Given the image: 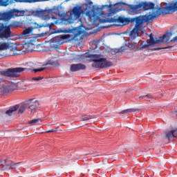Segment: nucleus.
<instances>
[{"mask_svg":"<svg viewBox=\"0 0 177 177\" xmlns=\"http://www.w3.org/2000/svg\"><path fill=\"white\" fill-rule=\"evenodd\" d=\"M44 70H45V67L33 69V71H34V73H38V71H44Z\"/></svg>","mask_w":177,"mask_h":177,"instance_id":"obj_30","label":"nucleus"},{"mask_svg":"<svg viewBox=\"0 0 177 177\" xmlns=\"http://www.w3.org/2000/svg\"><path fill=\"white\" fill-rule=\"evenodd\" d=\"M28 106L26 104V102H24V103H22L19 107V113L20 114H23V113H24V111H26V110H27Z\"/></svg>","mask_w":177,"mask_h":177,"instance_id":"obj_20","label":"nucleus"},{"mask_svg":"<svg viewBox=\"0 0 177 177\" xmlns=\"http://www.w3.org/2000/svg\"><path fill=\"white\" fill-rule=\"evenodd\" d=\"M26 70H27V68L21 67L8 68L6 71H1L0 74L4 75V77H10V78H17V77H20L19 73H23V71H26Z\"/></svg>","mask_w":177,"mask_h":177,"instance_id":"obj_8","label":"nucleus"},{"mask_svg":"<svg viewBox=\"0 0 177 177\" xmlns=\"http://www.w3.org/2000/svg\"><path fill=\"white\" fill-rule=\"evenodd\" d=\"M141 99H145V100H149V99H153V95H151V94L141 95L138 97V100L140 101Z\"/></svg>","mask_w":177,"mask_h":177,"instance_id":"obj_22","label":"nucleus"},{"mask_svg":"<svg viewBox=\"0 0 177 177\" xmlns=\"http://www.w3.org/2000/svg\"><path fill=\"white\" fill-rule=\"evenodd\" d=\"M10 27H17L16 22L10 24L8 26H5L3 24H0V38L1 39H8L13 37Z\"/></svg>","mask_w":177,"mask_h":177,"instance_id":"obj_6","label":"nucleus"},{"mask_svg":"<svg viewBox=\"0 0 177 177\" xmlns=\"http://www.w3.org/2000/svg\"><path fill=\"white\" fill-rule=\"evenodd\" d=\"M122 3L123 5H127V3H125L124 2H122Z\"/></svg>","mask_w":177,"mask_h":177,"instance_id":"obj_35","label":"nucleus"},{"mask_svg":"<svg viewBox=\"0 0 177 177\" xmlns=\"http://www.w3.org/2000/svg\"><path fill=\"white\" fill-rule=\"evenodd\" d=\"M50 41L53 42L51 46L53 48H54V49H56V50H57V49H60V44H57V37H53L50 39Z\"/></svg>","mask_w":177,"mask_h":177,"instance_id":"obj_18","label":"nucleus"},{"mask_svg":"<svg viewBox=\"0 0 177 177\" xmlns=\"http://www.w3.org/2000/svg\"><path fill=\"white\" fill-rule=\"evenodd\" d=\"M93 118H95V116L91 115H84L82 116V121H88L89 120H93Z\"/></svg>","mask_w":177,"mask_h":177,"instance_id":"obj_23","label":"nucleus"},{"mask_svg":"<svg viewBox=\"0 0 177 177\" xmlns=\"http://www.w3.org/2000/svg\"><path fill=\"white\" fill-rule=\"evenodd\" d=\"M171 37L172 32H169L168 33L163 35L159 38L156 37L155 39L153 33H151L149 35V41L147 42V44L142 45V49H145L146 48H149V46H151V45H154L156 44H162V42H165V44H169V38Z\"/></svg>","mask_w":177,"mask_h":177,"instance_id":"obj_4","label":"nucleus"},{"mask_svg":"<svg viewBox=\"0 0 177 177\" xmlns=\"http://www.w3.org/2000/svg\"><path fill=\"white\" fill-rule=\"evenodd\" d=\"M171 48H174V46H168L166 47H156V48H149V50L154 52V50H161V49H171Z\"/></svg>","mask_w":177,"mask_h":177,"instance_id":"obj_21","label":"nucleus"},{"mask_svg":"<svg viewBox=\"0 0 177 177\" xmlns=\"http://www.w3.org/2000/svg\"><path fill=\"white\" fill-rule=\"evenodd\" d=\"M57 129H52L48 131L47 132H57Z\"/></svg>","mask_w":177,"mask_h":177,"instance_id":"obj_32","label":"nucleus"},{"mask_svg":"<svg viewBox=\"0 0 177 177\" xmlns=\"http://www.w3.org/2000/svg\"><path fill=\"white\" fill-rule=\"evenodd\" d=\"M24 15V10H19L17 9L11 10L8 12H0V20H4V21H9L12 17H17Z\"/></svg>","mask_w":177,"mask_h":177,"instance_id":"obj_7","label":"nucleus"},{"mask_svg":"<svg viewBox=\"0 0 177 177\" xmlns=\"http://www.w3.org/2000/svg\"><path fill=\"white\" fill-rule=\"evenodd\" d=\"M133 111H135V110L132 109H125L120 112H118V114H127V113H133Z\"/></svg>","mask_w":177,"mask_h":177,"instance_id":"obj_25","label":"nucleus"},{"mask_svg":"<svg viewBox=\"0 0 177 177\" xmlns=\"http://www.w3.org/2000/svg\"><path fill=\"white\" fill-rule=\"evenodd\" d=\"M39 121H41L40 118L33 119L30 121L29 124H32V125H35V124H38Z\"/></svg>","mask_w":177,"mask_h":177,"instance_id":"obj_26","label":"nucleus"},{"mask_svg":"<svg viewBox=\"0 0 177 177\" xmlns=\"http://www.w3.org/2000/svg\"><path fill=\"white\" fill-rule=\"evenodd\" d=\"M25 103L28 107L30 110H35L39 106V102L38 100H35V99H30L28 101H25Z\"/></svg>","mask_w":177,"mask_h":177,"instance_id":"obj_12","label":"nucleus"},{"mask_svg":"<svg viewBox=\"0 0 177 177\" xmlns=\"http://www.w3.org/2000/svg\"><path fill=\"white\" fill-rule=\"evenodd\" d=\"M48 65H50V66H56V62L55 61H53V59H50L49 61H48L45 66H48Z\"/></svg>","mask_w":177,"mask_h":177,"instance_id":"obj_27","label":"nucleus"},{"mask_svg":"<svg viewBox=\"0 0 177 177\" xmlns=\"http://www.w3.org/2000/svg\"><path fill=\"white\" fill-rule=\"evenodd\" d=\"M1 92L3 94L9 93L10 92H13V88L10 86H3L1 88Z\"/></svg>","mask_w":177,"mask_h":177,"instance_id":"obj_19","label":"nucleus"},{"mask_svg":"<svg viewBox=\"0 0 177 177\" xmlns=\"http://www.w3.org/2000/svg\"><path fill=\"white\" fill-rule=\"evenodd\" d=\"M117 26H120V25L118 24Z\"/></svg>","mask_w":177,"mask_h":177,"instance_id":"obj_37","label":"nucleus"},{"mask_svg":"<svg viewBox=\"0 0 177 177\" xmlns=\"http://www.w3.org/2000/svg\"><path fill=\"white\" fill-rule=\"evenodd\" d=\"M70 13V15H68ZM84 13L82 7L80 6H76L73 7L71 12H60L59 10L53 9L48 12L49 19L53 20H56V17H59V19L55 21V23H59L64 26H68V24H73L75 21L81 19V15Z\"/></svg>","mask_w":177,"mask_h":177,"instance_id":"obj_2","label":"nucleus"},{"mask_svg":"<svg viewBox=\"0 0 177 177\" xmlns=\"http://www.w3.org/2000/svg\"><path fill=\"white\" fill-rule=\"evenodd\" d=\"M19 107L18 104L10 107V109L6 111V114H7V115H12L15 111L19 110Z\"/></svg>","mask_w":177,"mask_h":177,"instance_id":"obj_17","label":"nucleus"},{"mask_svg":"<svg viewBox=\"0 0 177 177\" xmlns=\"http://www.w3.org/2000/svg\"><path fill=\"white\" fill-rule=\"evenodd\" d=\"M6 49H9V44L7 43L0 44V50H6Z\"/></svg>","mask_w":177,"mask_h":177,"instance_id":"obj_24","label":"nucleus"},{"mask_svg":"<svg viewBox=\"0 0 177 177\" xmlns=\"http://www.w3.org/2000/svg\"><path fill=\"white\" fill-rule=\"evenodd\" d=\"M153 142H155V143H160V142H161V136H156L153 138Z\"/></svg>","mask_w":177,"mask_h":177,"instance_id":"obj_28","label":"nucleus"},{"mask_svg":"<svg viewBox=\"0 0 177 177\" xmlns=\"http://www.w3.org/2000/svg\"><path fill=\"white\" fill-rule=\"evenodd\" d=\"M17 164H20V162L15 163V162L12 161L9 158L0 160V167H2V171H5V169H8V168L13 167V165H17Z\"/></svg>","mask_w":177,"mask_h":177,"instance_id":"obj_11","label":"nucleus"},{"mask_svg":"<svg viewBox=\"0 0 177 177\" xmlns=\"http://www.w3.org/2000/svg\"><path fill=\"white\" fill-rule=\"evenodd\" d=\"M29 65H30V66H34V63L30 62V63H29Z\"/></svg>","mask_w":177,"mask_h":177,"instance_id":"obj_33","label":"nucleus"},{"mask_svg":"<svg viewBox=\"0 0 177 177\" xmlns=\"http://www.w3.org/2000/svg\"><path fill=\"white\" fill-rule=\"evenodd\" d=\"M129 9H131V10H132V12H139V10H141V9H142V2L139 3L137 5L130 4L129 5Z\"/></svg>","mask_w":177,"mask_h":177,"instance_id":"obj_15","label":"nucleus"},{"mask_svg":"<svg viewBox=\"0 0 177 177\" xmlns=\"http://www.w3.org/2000/svg\"><path fill=\"white\" fill-rule=\"evenodd\" d=\"M113 156H117V154H114Z\"/></svg>","mask_w":177,"mask_h":177,"instance_id":"obj_36","label":"nucleus"},{"mask_svg":"<svg viewBox=\"0 0 177 177\" xmlns=\"http://www.w3.org/2000/svg\"><path fill=\"white\" fill-rule=\"evenodd\" d=\"M171 138H177V129L171 130V131L166 133L165 139L169 140Z\"/></svg>","mask_w":177,"mask_h":177,"instance_id":"obj_16","label":"nucleus"},{"mask_svg":"<svg viewBox=\"0 0 177 177\" xmlns=\"http://www.w3.org/2000/svg\"><path fill=\"white\" fill-rule=\"evenodd\" d=\"M3 6H8V3L3 4Z\"/></svg>","mask_w":177,"mask_h":177,"instance_id":"obj_34","label":"nucleus"},{"mask_svg":"<svg viewBox=\"0 0 177 177\" xmlns=\"http://www.w3.org/2000/svg\"><path fill=\"white\" fill-rule=\"evenodd\" d=\"M59 32H64V34H68V35H62V39H67V41H73V39H75L78 35H81L82 34V32L78 28H64V29H60Z\"/></svg>","mask_w":177,"mask_h":177,"instance_id":"obj_5","label":"nucleus"},{"mask_svg":"<svg viewBox=\"0 0 177 177\" xmlns=\"http://www.w3.org/2000/svg\"><path fill=\"white\" fill-rule=\"evenodd\" d=\"M177 41V36L174 37L171 40V37H169V42H176Z\"/></svg>","mask_w":177,"mask_h":177,"instance_id":"obj_31","label":"nucleus"},{"mask_svg":"<svg viewBox=\"0 0 177 177\" xmlns=\"http://www.w3.org/2000/svg\"><path fill=\"white\" fill-rule=\"evenodd\" d=\"M34 27H29L26 28L23 32H22V35L23 37H30V35H33L32 30L35 28H39L41 26L37 23L34 24Z\"/></svg>","mask_w":177,"mask_h":177,"instance_id":"obj_14","label":"nucleus"},{"mask_svg":"<svg viewBox=\"0 0 177 177\" xmlns=\"http://www.w3.org/2000/svg\"><path fill=\"white\" fill-rule=\"evenodd\" d=\"M177 9V2H175L174 6H167L165 8H159L153 15H145L142 16H138L134 18H131V23H135V27L130 32L131 39H136V37H139V31L143 27L145 23L153 20V19H156L161 15H171L174 13Z\"/></svg>","mask_w":177,"mask_h":177,"instance_id":"obj_1","label":"nucleus"},{"mask_svg":"<svg viewBox=\"0 0 177 177\" xmlns=\"http://www.w3.org/2000/svg\"><path fill=\"white\" fill-rule=\"evenodd\" d=\"M88 57H90L92 62H93L91 67H93L94 68H106L107 67H111V66H113V62L108 61L107 59L104 57H102L101 55H90Z\"/></svg>","mask_w":177,"mask_h":177,"instance_id":"obj_3","label":"nucleus"},{"mask_svg":"<svg viewBox=\"0 0 177 177\" xmlns=\"http://www.w3.org/2000/svg\"><path fill=\"white\" fill-rule=\"evenodd\" d=\"M141 5H142V8L143 9V10H153V12H149V14H146V15H154V13H156V10H158V9H160V8H167V6H166L165 7H158V8H156V4L153 2H150V1H142L141 2ZM174 5H175V3L173 4V6L171 7H174ZM156 10V11H154Z\"/></svg>","mask_w":177,"mask_h":177,"instance_id":"obj_9","label":"nucleus"},{"mask_svg":"<svg viewBox=\"0 0 177 177\" xmlns=\"http://www.w3.org/2000/svg\"><path fill=\"white\" fill-rule=\"evenodd\" d=\"M81 70H86V66H85V64L79 63L71 64L70 66V71L72 73H75V71H81Z\"/></svg>","mask_w":177,"mask_h":177,"instance_id":"obj_13","label":"nucleus"},{"mask_svg":"<svg viewBox=\"0 0 177 177\" xmlns=\"http://www.w3.org/2000/svg\"><path fill=\"white\" fill-rule=\"evenodd\" d=\"M132 18H127L124 17H118V18H111L109 23H120L122 26H127L129 23H132Z\"/></svg>","mask_w":177,"mask_h":177,"instance_id":"obj_10","label":"nucleus"},{"mask_svg":"<svg viewBox=\"0 0 177 177\" xmlns=\"http://www.w3.org/2000/svg\"><path fill=\"white\" fill-rule=\"evenodd\" d=\"M41 80H44V77L39 76L37 77H33V81H41Z\"/></svg>","mask_w":177,"mask_h":177,"instance_id":"obj_29","label":"nucleus"}]
</instances>
